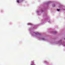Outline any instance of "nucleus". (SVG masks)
Masks as SVG:
<instances>
[{"label": "nucleus", "instance_id": "1", "mask_svg": "<svg viewBox=\"0 0 65 65\" xmlns=\"http://www.w3.org/2000/svg\"><path fill=\"white\" fill-rule=\"evenodd\" d=\"M35 34H37V35H40V34L38 33H36Z\"/></svg>", "mask_w": 65, "mask_h": 65}, {"label": "nucleus", "instance_id": "2", "mask_svg": "<svg viewBox=\"0 0 65 65\" xmlns=\"http://www.w3.org/2000/svg\"><path fill=\"white\" fill-rule=\"evenodd\" d=\"M57 10L58 11H60V9H57Z\"/></svg>", "mask_w": 65, "mask_h": 65}, {"label": "nucleus", "instance_id": "3", "mask_svg": "<svg viewBox=\"0 0 65 65\" xmlns=\"http://www.w3.org/2000/svg\"><path fill=\"white\" fill-rule=\"evenodd\" d=\"M42 39H43V40H44V38H42Z\"/></svg>", "mask_w": 65, "mask_h": 65}, {"label": "nucleus", "instance_id": "4", "mask_svg": "<svg viewBox=\"0 0 65 65\" xmlns=\"http://www.w3.org/2000/svg\"><path fill=\"white\" fill-rule=\"evenodd\" d=\"M17 2H18V3H19V1H17Z\"/></svg>", "mask_w": 65, "mask_h": 65}, {"label": "nucleus", "instance_id": "5", "mask_svg": "<svg viewBox=\"0 0 65 65\" xmlns=\"http://www.w3.org/2000/svg\"><path fill=\"white\" fill-rule=\"evenodd\" d=\"M34 62V61H32V64H34V62Z\"/></svg>", "mask_w": 65, "mask_h": 65}, {"label": "nucleus", "instance_id": "6", "mask_svg": "<svg viewBox=\"0 0 65 65\" xmlns=\"http://www.w3.org/2000/svg\"><path fill=\"white\" fill-rule=\"evenodd\" d=\"M30 65H33V64H31Z\"/></svg>", "mask_w": 65, "mask_h": 65}]
</instances>
